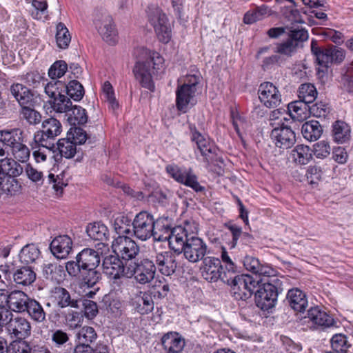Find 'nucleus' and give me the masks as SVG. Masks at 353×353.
<instances>
[{"label":"nucleus","mask_w":353,"mask_h":353,"mask_svg":"<svg viewBox=\"0 0 353 353\" xmlns=\"http://www.w3.org/2000/svg\"><path fill=\"white\" fill-rule=\"evenodd\" d=\"M41 252L33 243L25 245L21 250L19 257L21 263L30 265L39 259Z\"/></svg>","instance_id":"c9c22d12"},{"label":"nucleus","mask_w":353,"mask_h":353,"mask_svg":"<svg viewBox=\"0 0 353 353\" xmlns=\"http://www.w3.org/2000/svg\"><path fill=\"white\" fill-rule=\"evenodd\" d=\"M52 140L51 137H48L43 130H40L34 133L33 140L30 142V146L31 149L37 148L36 146L54 148V144L51 142Z\"/></svg>","instance_id":"4d7b16f0"},{"label":"nucleus","mask_w":353,"mask_h":353,"mask_svg":"<svg viewBox=\"0 0 353 353\" xmlns=\"http://www.w3.org/2000/svg\"><path fill=\"white\" fill-rule=\"evenodd\" d=\"M72 107V102L70 99L64 95V94L52 99V108L59 113L66 112L68 113Z\"/></svg>","instance_id":"bf43d9fd"},{"label":"nucleus","mask_w":353,"mask_h":353,"mask_svg":"<svg viewBox=\"0 0 353 353\" xmlns=\"http://www.w3.org/2000/svg\"><path fill=\"white\" fill-rule=\"evenodd\" d=\"M201 76L199 74H188L176 90V107L182 112L186 113L197 102L196 95L200 91Z\"/></svg>","instance_id":"7ed1b4c3"},{"label":"nucleus","mask_w":353,"mask_h":353,"mask_svg":"<svg viewBox=\"0 0 353 353\" xmlns=\"http://www.w3.org/2000/svg\"><path fill=\"white\" fill-rule=\"evenodd\" d=\"M130 267V263L125 265L117 256L110 255L106 256L103 261V273L109 278L114 279V283L125 288L129 283L126 278V270Z\"/></svg>","instance_id":"423d86ee"},{"label":"nucleus","mask_w":353,"mask_h":353,"mask_svg":"<svg viewBox=\"0 0 353 353\" xmlns=\"http://www.w3.org/2000/svg\"><path fill=\"white\" fill-rule=\"evenodd\" d=\"M14 283L19 286H28L36 280V273L29 265L17 268L12 274Z\"/></svg>","instance_id":"7c9ffc66"},{"label":"nucleus","mask_w":353,"mask_h":353,"mask_svg":"<svg viewBox=\"0 0 353 353\" xmlns=\"http://www.w3.org/2000/svg\"><path fill=\"white\" fill-rule=\"evenodd\" d=\"M65 83L56 80L48 82L44 87L45 93L52 99L65 92Z\"/></svg>","instance_id":"6e6d98bb"},{"label":"nucleus","mask_w":353,"mask_h":353,"mask_svg":"<svg viewBox=\"0 0 353 353\" xmlns=\"http://www.w3.org/2000/svg\"><path fill=\"white\" fill-rule=\"evenodd\" d=\"M98 32L102 39L110 45H114L118 41V34L111 17L105 16L100 23L96 22Z\"/></svg>","instance_id":"393cba45"},{"label":"nucleus","mask_w":353,"mask_h":353,"mask_svg":"<svg viewBox=\"0 0 353 353\" xmlns=\"http://www.w3.org/2000/svg\"><path fill=\"white\" fill-rule=\"evenodd\" d=\"M165 169L169 175L178 183L190 187L197 192L204 190L192 169L181 168L175 164L168 165Z\"/></svg>","instance_id":"9b49d317"},{"label":"nucleus","mask_w":353,"mask_h":353,"mask_svg":"<svg viewBox=\"0 0 353 353\" xmlns=\"http://www.w3.org/2000/svg\"><path fill=\"white\" fill-rule=\"evenodd\" d=\"M67 137L77 145L84 143L87 139L86 132L81 128L72 126L67 134Z\"/></svg>","instance_id":"69168bd1"},{"label":"nucleus","mask_w":353,"mask_h":353,"mask_svg":"<svg viewBox=\"0 0 353 353\" xmlns=\"http://www.w3.org/2000/svg\"><path fill=\"white\" fill-rule=\"evenodd\" d=\"M71 41V36L66 26L59 23L57 26L56 42L61 49H65L69 46Z\"/></svg>","instance_id":"3c124183"},{"label":"nucleus","mask_w":353,"mask_h":353,"mask_svg":"<svg viewBox=\"0 0 353 353\" xmlns=\"http://www.w3.org/2000/svg\"><path fill=\"white\" fill-rule=\"evenodd\" d=\"M198 223L192 220L184 222V228L176 229L171 241L174 252L183 253L184 257L191 263H196L205 258L208 252L205 243L197 236Z\"/></svg>","instance_id":"f257e3e1"},{"label":"nucleus","mask_w":353,"mask_h":353,"mask_svg":"<svg viewBox=\"0 0 353 353\" xmlns=\"http://www.w3.org/2000/svg\"><path fill=\"white\" fill-rule=\"evenodd\" d=\"M130 304L141 315L148 314L154 309V301L151 294L147 292L137 291L131 298Z\"/></svg>","instance_id":"5701e85b"},{"label":"nucleus","mask_w":353,"mask_h":353,"mask_svg":"<svg viewBox=\"0 0 353 353\" xmlns=\"http://www.w3.org/2000/svg\"><path fill=\"white\" fill-rule=\"evenodd\" d=\"M228 285L231 286L232 293L234 299L238 300H246L249 299L258 285L259 281H256L248 274H240L232 276Z\"/></svg>","instance_id":"6e6552de"},{"label":"nucleus","mask_w":353,"mask_h":353,"mask_svg":"<svg viewBox=\"0 0 353 353\" xmlns=\"http://www.w3.org/2000/svg\"><path fill=\"white\" fill-rule=\"evenodd\" d=\"M135 53L138 60L132 70L134 78L143 88L153 92L155 72L163 67L164 59L159 53L143 47L137 48Z\"/></svg>","instance_id":"f03ea898"},{"label":"nucleus","mask_w":353,"mask_h":353,"mask_svg":"<svg viewBox=\"0 0 353 353\" xmlns=\"http://www.w3.org/2000/svg\"><path fill=\"white\" fill-rule=\"evenodd\" d=\"M68 70V64L65 61H56L48 69V76L52 80L62 77Z\"/></svg>","instance_id":"13d9d810"},{"label":"nucleus","mask_w":353,"mask_h":353,"mask_svg":"<svg viewBox=\"0 0 353 353\" xmlns=\"http://www.w3.org/2000/svg\"><path fill=\"white\" fill-rule=\"evenodd\" d=\"M22 119L26 120L30 125L39 124L41 121V114L28 105L21 107L20 112Z\"/></svg>","instance_id":"680f3d73"},{"label":"nucleus","mask_w":353,"mask_h":353,"mask_svg":"<svg viewBox=\"0 0 353 353\" xmlns=\"http://www.w3.org/2000/svg\"><path fill=\"white\" fill-rule=\"evenodd\" d=\"M57 149L61 157L66 159L72 158L77 152V145L68 137L58 141Z\"/></svg>","instance_id":"de8ad7c7"},{"label":"nucleus","mask_w":353,"mask_h":353,"mask_svg":"<svg viewBox=\"0 0 353 353\" xmlns=\"http://www.w3.org/2000/svg\"><path fill=\"white\" fill-rule=\"evenodd\" d=\"M86 232L94 241H105L108 239V228L100 222L90 223L86 228Z\"/></svg>","instance_id":"4c0bfd02"},{"label":"nucleus","mask_w":353,"mask_h":353,"mask_svg":"<svg viewBox=\"0 0 353 353\" xmlns=\"http://www.w3.org/2000/svg\"><path fill=\"white\" fill-rule=\"evenodd\" d=\"M301 321L303 324H307L312 330L329 327L334 323L332 317L319 306L310 307Z\"/></svg>","instance_id":"f8f14e48"},{"label":"nucleus","mask_w":353,"mask_h":353,"mask_svg":"<svg viewBox=\"0 0 353 353\" xmlns=\"http://www.w3.org/2000/svg\"><path fill=\"white\" fill-rule=\"evenodd\" d=\"M289 6H284L281 8L282 15L289 21L292 26L304 23L299 11L296 9L295 3H291Z\"/></svg>","instance_id":"49530a36"},{"label":"nucleus","mask_w":353,"mask_h":353,"mask_svg":"<svg viewBox=\"0 0 353 353\" xmlns=\"http://www.w3.org/2000/svg\"><path fill=\"white\" fill-rule=\"evenodd\" d=\"M331 148L328 142L321 141L313 145V152L316 158L324 159L330 154Z\"/></svg>","instance_id":"774afa93"},{"label":"nucleus","mask_w":353,"mask_h":353,"mask_svg":"<svg viewBox=\"0 0 353 353\" xmlns=\"http://www.w3.org/2000/svg\"><path fill=\"white\" fill-rule=\"evenodd\" d=\"M323 129L317 121H309L303 124L301 133L303 137L310 141H314L320 138Z\"/></svg>","instance_id":"f704fd0d"},{"label":"nucleus","mask_w":353,"mask_h":353,"mask_svg":"<svg viewBox=\"0 0 353 353\" xmlns=\"http://www.w3.org/2000/svg\"><path fill=\"white\" fill-rule=\"evenodd\" d=\"M10 91L21 107L32 104L33 94L30 89L23 84L19 83H13L10 88Z\"/></svg>","instance_id":"2f4dec72"},{"label":"nucleus","mask_w":353,"mask_h":353,"mask_svg":"<svg viewBox=\"0 0 353 353\" xmlns=\"http://www.w3.org/2000/svg\"><path fill=\"white\" fill-rule=\"evenodd\" d=\"M245 268L259 277H274L276 270L268 264L261 263L259 260L251 256H246L243 259Z\"/></svg>","instance_id":"4be33fe9"},{"label":"nucleus","mask_w":353,"mask_h":353,"mask_svg":"<svg viewBox=\"0 0 353 353\" xmlns=\"http://www.w3.org/2000/svg\"><path fill=\"white\" fill-rule=\"evenodd\" d=\"M31 298L21 290H14L8 294V307L14 312H24Z\"/></svg>","instance_id":"cd10ccee"},{"label":"nucleus","mask_w":353,"mask_h":353,"mask_svg":"<svg viewBox=\"0 0 353 353\" xmlns=\"http://www.w3.org/2000/svg\"><path fill=\"white\" fill-rule=\"evenodd\" d=\"M133 233L136 238L146 241L154 238V220L153 216L145 211L137 214L132 222Z\"/></svg>","instance_id":"9d476101"},{"label":"nucleus","mask_w":353,"mask_h":353,"mask_svg":"<svg viewBox=\"0 0 353 353\" xmlns=\"http://www.w3.org/2000/svg\"><path fill=\"white\" fill-rule=\"evenodd\" d=\"M113 252L123 260H131L139 253V248L130 237L119 235L112 244Z\"/></svg>","instance_id":"4468645a"},{"label":"nucleus","mask_w":353,"mask_h":353,"mask_svg":"<svg viewBox=\"0 0 353 353\" xmlns=\"http://www.w3.org/2000/svg\"><path fill=\"white\" fill-rule=\"evenodd\" d=\"M155 266L161 274L165 276L172 275L176 269L175 256L169 251L158 252L154 258Z\"/></svg>","instance_id":"412c9836"},{"label":"nucleus","mask_w":353,"mask_h":353,"mask_svg":"<svg viewBox=\"0 0 353 353\" xmlns=\"http://www.w3.org/2000/svg\"><path fill=\"white\" fill-rule=\"evenodd\" d=\"M258 95L261 103L268 108H276L281 103V94L278 88L271 82L261 83Z\"/></svg>","instance_id":"dca6fc26"},{"label":"nucleus","mask_w":353,"mask_h":353,"mask_svg":"<svg viewBox=\"0 0 353 353\" xmlns=\"http://www.w3.org/2000/svg\"><path fill=\"white\" fill-rule=\"evenodd\" d=\"M268 14V8L263 5L247 12L244 15L243 21L246 24H252L257 21L261 20Z\"/></svg>","instance_id":"09e8293b"},{"label":"nucleus","mask_w":353,"mask_h":353,"mask_svg":"<svg viewBox=\"0 0 353 353\" xmlns=\"http://www.w3.org/2000/svg\"><path fill=\"white\" fill-rule=\"evenodd\" d=\"M77 256L80 266L84 271L96 269L100 263L98 252L92 249H83Z\"/></svg>","instance_id":"c756f323"},{"label":"nucleus","mask_w":353,"mask_h":353,"mask_svg":"<svg viewBox=\"0 0 353 353\" xmlns=\"http://www.w3.org/2000/svg\"><path fill=\"white\" fill-rule=\"evenodd\" d=\"M30 344L25 339H17L6 346V353H30Z\"/></svg>","instance_id":"0e129e2a"},{"label":"nucleus","mask_w":353,"mask_h":353,"mask_svg":"<svg viewBox=\"0 0 353 353\" xmlns=\"http://www.w3.org/2000/svg\"><path fill=\"white\" fill-rule=\"evenodd\" d=\"M270 136L275 145L282 149L290 148L296 142L294 132L285 124L274 127Z\"/></svg>","instance_id":"f3484780"},{"label":"nucleus","mask_w":353,"mask_h":353,"mask_svg":"<svg viewBox=\"0 0 353 353\" xmlns=\"http://www.w3.org/2000/svg\"><path fill=\"white\" fill-rule=\"evenodd\" d=\"M25 312L28 313L30 319L37 323H43L46 321V313L43 306L37 300L32 299L29 301L27 310Z\"/></svg>","instance_id":"a19ab883"},{"label":"nucleus","mask_w":353,"mask_h":353,"mask_svg":"<svg viewBox=\"0 0 353 353\" xmlns=\"http://www.w3.org/2000/svg\"><path fill=\"white\" fill-rule=\"evenodd\" d=\"M97 334L95 330L90 326H83L75 334L77 343L90 344L96 341Z\"/></svg>","instance_id":"a18cd8bd"},{"label":"nucleus","mask_w":353,"mask_h":353,"mask_svg":"<svg viewBox=\"0 0 353 353\" xmlns=\"http://www.w3.org/2000/svg\"><path fill=\"white\" fill-rule=\"evenodd\" d=\"M298 92L299 99L308 104L312 103L317 96L316 89L312 83L301 84Z\"/></svg>","instance_id":"8fccbe9b"},{"label":"nucleus","mask_w":353,"mask_h":353,"mask_svg":"<svg viewBox=\"0 0 353 353\" xmlns=\"http://www.w3.org/2000/svg\"><path fill=\"white\" fill-rule=\"evenodd\" d=\"M157 268L154 262L148 259L141 260L139 263H130V267L126 270L128 280L134 276V279L140 284H146L152 281L155 276Z\"/></svg>","instance_id":"1a4fd4ad"},{"label":"nucleus","mask_w":353,"mask_h":353,"mask_svg":"<svg viewBox=\"0 0 353 353\" xmlns=\"http://www.w3.org/2000/svg\"><path fill=\"white\" fill-rule=\"evenodd\" d=\"M7 331L11 337L25 339L31 334V325L25 317L14 316L8 325Z\"/></svg>","instance_id":"6ab92c4d"},{"label":"nucleus","mask_w":353,"mask_h":353,"mask_svg":"<svg viewBox=\"0 0 353 353\" xmlns=\"http://www.w3.org/2000/svg\"><path fill=\"white\" fill-rule=\"evenodd\" d=\"M102 92L104 99L110 106L115 110L119 107V103L116 99L113 87L109 81H105L102 85Z\"/></svg>","instance_id":"e2e57ef3"},{"label":"nucleus","mask_w":353,"mask_h":353,"mask_svg":"<svg viewBox=\"0 0 353 353\" xmlns=\"http://www.w3.org/2000/svg\"><path fill=\"white\" fill-rule=\"evenodd\" d=\"M225 227L230 230L232 234V241L229 243L230 249H233L236 246L237 242L241 236L250 237L248 233L243 232L242 228L235 223H228L225 225Z\"/></svg>","instance_id":"052dcab7"},{"label":"nucleus","mask_w":353,"mask_h":353,"mask_svg":"<svg viewBox=\"0 0 353 353\" xmlns=\"http://www.w3.org/2000/svg\"><path fill=\"white\" fill-rule=\"evenodd\" d=\"M52 302L59 308L70 307L79 308L81 300L72 298L70 292L64 288L55 287L51 290Z\"/></svg>","instance_id":"aec40b11"},{"label":"nucleus","mask_w":353,"mask_h":353,"mask_svg":"<svg viewBox=\"0 0 353 353\" xmlns=\"http://www.w3.org/2000/svg\"><path fill=\"white\" fill-rule=\"evenodd\" d=\"M161 344L165 353H181L185 340L179 333L170 332L162 336Z\"/></svg>","instance_id":"bb28decb"},{"label":"nucleus","mask_w":353,"mask_h":353,"mask_svg":"<svg viewBox=\"0 0 353 353\" xmlns=\"http://www.w3.org/2000/svg\"><path fill=\"white\" fill-rule=\"evenodd\" d=\"M310 106L308 103L301 101H296L290 103L288 105V115L293 120L302 121L305 119L309 114Z\"/></svg>","instance_id":"72a5a7b5"},{"label":"nucleus","mask_w":353,"mask_h":353,"mask_svg":"<svg viewBox=\"0 0 353 353\" xmlns=\"http://www.w3.org/2000/svg\"><path fill=\"white\" fill-rule=\"evenodd\" d=\"M67 120L72 126L83 125L88 121L85 110L78 105L72 106L67 113Z\"/></svg>","instance_id":"79ce46f5"},{"label":"nucleus","mask_w":353,"mask_h":353,"mask_svg":"<svg viewBox=\"0 0 353 353\" xmlns=\"http://www.w3.org/2000/svg\"><path fill=\"white\" fill-rule=\"evenodd\" d=\"M290 157L298 165H306L312 158L310 147L305 145H297L292 151Z\"/></svg>","instance_id":"e433bc0d"},{"label":"nucleus","mask_w":353,"mask_h":353,"mask_svg":"<svg viewBox=\"0 0 353 353\" xmlns=\"http://www.w3.org/2000/svg\"><path fill=\"white\" fill-rule=\"evenodd\" d=\"M286 299L290 307L298 312H304L307 306L305 294L298 288L288 290Z\"/></svg>","instance_id":"c85d7f7f"},{"label":"nucleus","mask_w":353,"mask_h":353,"mask_svg":"<svg viewBox=\"0 0 353 353\" xmlns=\"http://www.w3.org/2000/svg\"><path fill=\"white\" fill-rule=\"evenodd\" d=\"M42 274L45 279L56 283H60L64 279V267L57 263H48L43 265Z\"/></svg>","instance_id":"473e14b6"},{"label":"nucleus","mask_w":353,"mask_h":353,"mask_svg":"<svg viewBox=\"0 0 353 353\" xmlns=\"http://www.w3.org/2000/svg\"><path fill=\"white\" fill-rule=\"evenodd\" d=\"M350 127L342 121H336L332 125V135L337 143H345L350 139Z\"/></svg>","instance_id":"ea45409f"},{"label":"nucleus","mask_w":353,"mask_h":353,"mask_svg":"<svg viewBox=\"0 0 353 353\" xmlns=\"http://www.w3.org/2000/svg\"><path fill=\"white\" fill-rule=\"evenodd\" d=\"M268 278V281L264 283L255 293L256 305L262 310H269L275 305L279 289L282 286V282L276 276Z\"/></svg>","instance_id":"39448f33"},{"label":"nucleus","mask_w":353,"mask_h":353,"mask_svg":"<svg viewBox=\"0 0 353 353\" xmlns=\"http://www.w3.org/2000/svg\"><path fill=\"white\" fill-rule=\"evenodd\" d=\"M297 46L298 43H296L293 39H288L283 42L277 43L274 52L283 58L284 57H290L296 52Z\"/></svg>","instance_id":"864d4df0"},{"label":"nucleus","mask_w":353,"mask_h":353,"mask_svg":"<svg viewBox=\"0 0 353 353\" xmlns=\"http://www.w3.org/2000/svg\"><path fill=\"white\" fill-rule=\"evenodd\" d=\"M148 21L159 41L168 43L172 38V28L166 14L157 7L149 8Z\"/></svg>","instance_id":"0eeeda50"},{"label":"nucleus","mask_w":353,"mask_h":353,"mask_svg":"<svg viewBox=\"0 0 353 353\" xmlns=\"http://www.w3.org/2000/svg\"><path fill=\"white\" fill-rule=\"evenodd\" d=\"M330 113V108L327 104L322 101L316 103L310 106L309 114L317 118H326Z\"/></svg>","instance_id":"338daca9"},{"label":"nucleus","mask_w":353,"mask_h":353,"mask_svg":"<svg viewBox=\"0 0 353 353\" xmlns=\"http://www.w3.org/2000/svg\"><path fill=\"white\" fill-rule=\"evenodd\" d=\"M189 128L191 141L196 144L203 161L209 163L212 160L213 154L216 151L214 143L207 136L199 132L194 125L190 124Z\"/></svg>","instance_id":"ddd939ff"},{"label":"nucleus","mask_w":353,"mask_h":353,"mask_svg":"<svg viewBox=\"0 0 353 353\" xmlns=\"http://www.w3.org/2000/svg\"><path fill=\"white\" fill-rule=\"evenodd\" d=\"M0 141L10 149L13 157L19 161L23 163L29 159L30 151L23 143V131L21 129L0 130Z\"/></svg>","instance_id":"20e7f679"},{"label":"nucleus","mask_w":353,"mask_h":353,"mask_svg":"<svg viewBox=\"0 0 353 353\" xmlns=\"http://www.w3.org/2000/svg\"><path fill=\"white\" fill-rule=\"evenodd\" d=\"M203 271L207 274L205 279L210 281H216L220 279L223 282L229 283L230 277L223 270L221 261L215 257L208 256L203 259Z\"/></svg>","instance_id":"a211bd4d"},{"label":"nucleus","mask_w":353,"mask_h":353,"mask_svg":"<svg viewBox=\"0 0 353 353\" xmlns=\"http://www.w3.org/2000/svg\"><path fill=\"white\" fill-rule=\"evenodd\" d=\"M332 350L324 353H347L351 344L348 341L347 336L344 334H335L330 339Z\"/></svg>","instance_id":"58836bf2"},{"label":"nucleus","mask_w":353,"mask_h":353,"mask_svg":"<svg viewBox=\"0 0 353 353\" xmlns=\"http://www.w3.org/2000/svg\"><path fill=\"white\" fill-rule=\"evenodd\" d=\"M32 10L30 11L32 18L44 20L48 17V2L46 0H32Z\"/></svg>","instance_id":"603ef678"},{"label":"nucleus","mask_w":353,"mask_h":353,"mask_svg":"<svg viewBox=\"0 0 353 353\" xmlns=\"http://www.w3.org/2000/svg\"><path fill=\"white\" fill-rule=\"evenodd\" d=\"M65 92L73 100L79 101L84 96L85 91L83 85L77 80L70 81L65 83Z\"/></svg>","instance_id":"5fc2aeb1"},{"label":"nucleus","mask_w":353,"mask_h":353,"mask_svg":"<svg viewBox=\"0 0 353 353\" xmlns=\"http://www.w3.org/2000/svg\"><path fill=\"white\" fill-rule=\"evenodd\" d=\"M311 51L315 56L316 61L319 65L317 74L320 78H322L327 72L329 64L332 63L329 49L320 48L318 46L317 42L313 40L311 42Z\"/></svg>","instance_id":"a878e982"},{"label":"nucleus","mask_w":353,"mask_h":353,"mask_svg":"<svg viewBox=\"0 0 353 353\" xmlns=\"http://www.w3.org/2000/svg\"><path fill=\"white\" fill-rule=\"evenodd\" d=\"M72 239L68 235H59L50 243L52 253L57 259H65L72 252Z\"/></svg>","instance_id":"b1692460"},{"label":"nucleus","mask_w":353,"mask_h":353,"mask_svg":"<svg viewBox=\"0 0 353 353\" xmlns=\"http://www.w3.org/2000/svg\"><path fill=\"white\" fill-rule=\"evenodd\" d=\"M0 166L5 174L12 178L19 176L23 172V168L19 163L6 156L0 161Z\"/></svg>","instance_id":"37998d69"},{"label":"nucleus","mask_w":353,"mask_h":353,"mask_svg":"<svg viewBox=\"0 0 353 353\" xmlns=\"http://www.w3.org/2000/svg\"><path fill=\"white\" fill-rule=\"evenodd\" d=\"M41 127V130L47 134L48 137H51L53 140L58 137L62 131L61 123L59 120L53 117L45 119L42 122Z\"/></svg>","instance_id":"c03bdc74"},{"label":"nucleus","mask_w":353,"mask_h":353,"mask_svg":"<svg viewBox=\"0 0 353 353\" xmlns=\"http://www.w3.org/2000/svg\"><path fill=\"white\" fill-rule=\"evenodd\" d=\"M184 228V224L172 228V219L161 216L154 221V240L157 241H168L171 248V241L176 229Z\"/></svg>","instance_id":"2eb2a0df"}]
</instances>
